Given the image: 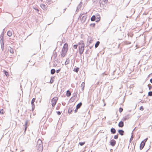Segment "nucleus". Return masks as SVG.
Instances as JSON below:
<instances>
[{
  "instance_id": "obj_9",
  "label": "nucleus",
  "mask_w": 152,
  "mask_h": 152,
  "mask_svg": "<svg viewBox=\"0 0 152 152\" xmlns=\"http://www.w3.org/2000/svg\"><path fill=\"white\" fill-rule=\"evenodd\" d=\"M124 125V122L122 121H120L118 124V126L120 127H122Z\"/></svg>"
},
{
  "instance_id": "obj_12",
  "label": "nucleus",
  "mask_w": 152,
  "mask_h": 152,
  "mask_svg": "<svg viewBox=\"0 0 152 152\" xmlns=\"http://www.w3.org/2000/svg\"><path fill=\"white\" fill-rule=\"evenodd\" d=\"M35 99L34 98H33L31 101V104L32 107H34V102L35 101Z\"/></svg>"
},
{
  "instance_id": "obj_21",
  "label": "nucleus",
  "mask_w": 152,
  "mask_h": 152,
  "mask_svg": "<svg viewBox=\"0 0 152 152\" xmlns=\"http://www.w3.org/2000/svg\"><path fill=\"white\" fill-rule=\"evenodd\" d=\"M4 72L5 75L7 76H8L9 75V73L6 71L4 70Z\"/></svg>"
},
{
  "instance_id": "obj_37",
  "label": "nucleus",
  "mask_w": 152,
  "mask_h": 152,
  "mask_svg": "<svg viewBox=\"0 0 152 152\" xmlns=\"http://www.w3.org/2000/svg\"><path fill=\"white\" fill-rule=\"evenodd\" d=\"M15 127L16 126L17 124V122L16 121H15Z\"/></svg>"
},
{
  "instance_id": "obj_30",
  "label": "nucleus",
  "mask_w": 152,
  "mask_h": 152,
  "mask_svg": "<svg viewBox=\"0 0 152 152\" xmlns=\"http://www.w3.org/2000/svg\"><path fill=\"white\" fill-rule=\"evenodd\" d=\"M123 110V109L120 107L119 109V111L120 113H121Z\"/></svg>"
},
{
  "instance_id": "obj_34",
  "label": "nucleus",
  "mask_w": 152,
  "mask_h": 152,
  "mask_svg": "<svg viewBox=\"0 0 152 152\" xmlns=\"http://www.w3.org/2000/svg\"><path fill=\"white\" fill-rule=\"evenodd\" d=\"M56 113L57 114L59 115H60L61 114V113L60 111H57Z\"/></svg>"
},
{
  "instance_id": "obj_23",
  "label": "nucleus",
  "mask_w": 152,
  "mask_h": 152,
  "mask_svg": "<svg viewBox=\"0 0 152 152\" xmlns=\"http://www.w3.org/2000/svg\"><path fill=\"white\" fill-rule=\"evenodd\" d=\"M56 71L55 69H52L51 70V73L52 74H54L55 72Z\"/></svg>"
},
{
  "instance_id": "obj_22",
  "label": "nucleus",
  "mask_w": 152,
  "mask_h": 152,
  "mask_svg": "<svg viewBox=\"0 0 152 152\" xmlns=\"http://www.w3.org/2000/svg\"><path fill=\"white\" fill-rule=\"evenodd\" d=\"M97 16L98 17H97L96 18L97 21H99L100 19V15H99L98 14Z\"/></svg>"
},
{
  "instance_id": "obj_24",
  "label": "nucleus",
  "mask_w": 152,
  "mask_h": 152,
  "mask_svg": "<svg viewBox=\"0 0 152 152\" xmlns=\"http://www.w3.org/2000/svg\"><path fill=\"white\" fill-rule=\"evenodd\" d=\"M4 111L3 109H1L0 111V113L1 114H3L4 113Z\"/></svg>"
},
{
  "instance_id": "obj_20",
  "label": "nucleus",
  "mask_w": 152,
  "mask_h": 152,
  "mask_svg": "<svg viewBox=\"0 0 152 152\" xmlns=\"http://www.w3.org/2000/svg\"><path fill=\"white\" fill-rule=\"evenodd\" d=\"M79 68H77L76 69H73V71L77 73L78 72L79 70Z\"/></svg>"
},
{
  "instance_id": "obj_26",
  "label": "nucleus",
  "mask_w": 152,
  "mask_h": 152,
  "mask_svg": "<svg viewBox=\"0 0 152 152\" xmlns=\"http://www.w3.org/2000/svg\"><path fill=\"white\" fill-rule=\"evenodd\" d=\"M85 142H80L79 143V145L81 146H82V145H83L85 144Z\"/></svg>"
},
{
  "instance_id": "obj_6",
  "label": "nucleus",
  "mask_w": 152,
  "mask_h": 152,
  "mask_svg": "<svg viewBox=\"0 0 152 152\" xmlns=\"http://www.w3.org/2000/svg\"><path fill=\"white\" fill-rule=\"evenodd\" d=\"M116 141L114 140H112L110 141V145L112 146H114L116 144Z\"/></svg>"
},
{
  "instance_id": "obj_39",
  "label": "nucleus",
  "mask_w": 152,
  "mask_h": 152,
  "mask_svg": "<svg viewBox=\"0 0 152 152\" xmlns=\"http://www.w3.org/2000/svg\"><path fill=\"white\" fill-rule=\"evenodd\" d=\"M76 110V109L75 110V113L77 112V110Z\"/></svg>"
},
{
  "instance_id": "obj_14",
  "label": "nucleus",
  "mask_w": 152,
  "mask_h": 152,
  "mask_svg": "<svg viewBox=\"0 0 152 152\" xmlns=\"http://www.w3.org/2000/svg\"><path fill=\"white\" fill-rule=\"evenodd\" d=\"M73 109L72 107H69L68 109V112L69 113H71Z\"/></svg>"
},
{
  "instance_id": "obj_28",
  "label": "nucleus",
  "mask_w": 152,
  "mask_h": 152,
  "mask_svg": "<svg viewBox=\"0 0 152 152\" xmlns=\"http://www.w3.org/2000/svg\"><path fill=\"white\" fill-rule=\"evenodd\" d=\"M114 138L115 139H117L118 138V134L115 135Z\"/></svg>"
},
{
  "instance_id": "obj_11",
  "label": "nucleus",
  "mask_w": 152,
  "mask_h": 152,
  "mask_svg": "<svg viewBox=\"0 0 152 152\" xmlns=\"http://www.w3.org/2000/svg\"><path fill=\"white\" fill-rule=\"evenodd\" d=\"M82 105V103L81 102L78 104L76 106V110H78V109H79L81 106Z\"/></svg>"
},
{
  "instance_id": "obj_2",
  "label": "nucleus",
  "mask_w": 152,
  "mask_h": 152,
  "mask_svg": "<svg viewBox=\"0 0 152 152\" xmlns=\"http://www.w3.org/2000/svg\"><path fill=\"white\" fill-rule=\"evenodd\" d=\"M78 46L79 48V51L80 53L82 54L84 50L85 45L83 41H81L78 44Z\"/></svg>"
},
{
  "instance_id": "obj_25",
  "label": "nucleus",
  "mask_w": 152,
  "mask_h": 152,
  "mask_svg": "<svg viewBox=\"0 0 152 152\" xmlns=\"http://www.w3.org/2000/svg\"><path fill=\"white\" fill-rule=\"evenodd\" d=\"M90 25L91 27L94 28L95 26V23H91L90 24Z\"/></svg>"
},
{
  "instance_id": "obj_32",
  "label": "nucleus",
  "mask_w": 152,
  "mask_h": 152,
  "mask_svg": "<svg viewBox=\"0 0 152 152\" xmlns=\"http://www.w3.org/2000/svg\"><path fill=\"white\" fill-rule=\"evenodd\" d=\"M77 45H74L73 46L74 48L75 49H77Z\"/></svg>"
},
{
  "instance_id": "obj_5",
  "label": "nucleus",
  "mask_w": 152,
  "mask_h": 152,
  "mask_svg": "<svg viewBox=\"0 0 152 152\" xmlns=\"http://www.w3.org/2000/svg\"><path fill=\"white\" fill-rule=\"evenodd\" d=\"M86 16H83L81 19V22L82 23H84L86 21Z\"/></svg>"
},
{
  "instance_id": "obj_29",
  "label": "nucleus",
  "mask_w": 152,
  "mask_h": 152,
  "mask_svg": "<svg viewBox=\"0 0 152 152\" xmlns=\"http://www.w3.org/2000/svg\"><path fill=\"white\" fill-rule=\"evenodd\" d=\"M148 95L149 96H152V92L150 91L148 93Z\"/></svg>"
},
{
  "instance_id": "obj_36",
  "label": "nucleus",
  "mask_w": 152,
  "mask_h": 152,
  "mask_svg": "<svg viewBox=\"0 0 152 152\" xmlns=\"http://www.w3.org/2000/svg\"><path fill=\"white\" fill-rule=\"evenodd\" d=\"M60 71V69L56 71L57 73H58Z\"/></svg>"
},
{
  "instance_id": "obj_31",
  "label": "nucleus",
  "mask_w": 152,
  "mask_h": 152,
  "mask_svg": "<svg viewBox=\"0 0 152 152\" xmlns=\"http://www.w3.org/2000/svg\"><path fill=\"white\" fill-rule=\"evenodd\" d=\"M140 110H144V108H143V106H141L140 108Z\"/></svg>"
},
{
  "instance_id": "obj_19",
  "label": "nucleus",
  "mask_w": 152,
  "mask_h": 152,
  "mask_svg": "<svg viewBox=\"0 0 152 152\" xmlns=\"http://www.w3.org/2000/svg\"><path fill=\"white\" fill-rule=\"evenodd\" d=\"M99 43H100V42L99 41H97L95 45V47L96 48H97L98 46H99Z\"/></svg>"
},
{
  "instance_id": "obj_35",
  "label": "nucleus",
  "mask_w": 152,
  "mask_h": 152,
  "mask_svg": "<svg viewBox=\"0 0 152 152\" xmlns=\"http://www.w3.org/2000/svg\"><path fill=\"white\" fill-rule=\"evenodd\" d=\"M27 122H26L25 123V125H26V128H25V130H26V128H27Z\"/></svg>"
},
{
  "instance_id": "obj_3",
  "label": "nucleus",
  "mask_w": 152,
  "mask_h": 152,
  "mask_svg": "<svg viewBox=\"0 0 152 152\" xmlns=\"http://www.w3.org/2000/svg\"><path fill=\"white\" fill-rule=\"evenodd\" d=\"M68 49V45L67 43H66L64 44L62 49L61 53V56L62 57H64L65 56Z\"/></svg>"
},
{
  "instance_id": "obj_7",
  "label": "nucleus",
  "mask_w": 152,
  "mask_h": 152,
  "mask_svg": "<svg viewBox=\"0 0 152 152\" xmlns=\"http://www.w3.org/2000/svg\"><path fill=\"white\" fill-rule=\"evenodd\" d=\"M145 145V143L144 142L142 141L140 144V150L142 149L144 147Z\"/></svg>"
},
{
  "instance_id": "obj_27",
  "label": "nucleus",
  "mask_w": 152,
  "mask_h": 152,
  "mask_svg": "<svg viewBox=\"0 0 152 152\" xmlns=\"http://www.w3.org/2000/svg\"><path fill=\"white\" fill-rule=\"evenodd\" d=\"M10 52L11 53H14V51L12 48H10Z\"/></svg>"
},
{
  "instance_id": "obj_8",
  "label": "nucleus",
  "mask_w": 152,
  "mask_h": 152,
  "mask_svg": "<svg viewBox=\"0 0 152 152\" xmlns=\"http://www.w3.org/2000/svg\"><path fill=\"white\" fill-rule=\"evenodd\" d=\"M40 7L43 10H46L47 8V6L43 4H40Z\"/></svg>"
},
{
  "instance_id": "obj_13",
  "label": "nucleus",
  "mask_w": 152,
  "mask_h": 152,
  "mask_svg": "<svg viewBox=\"0 0 152 152\" xmlns=\"http://www.w3.org/2000/svg\"><path fill=\"white\" fill-rule=\"evenodd\" d=\"M71 94L69 90L66 91V95L67 97L71 95Z\"/></svg>"
},
{
  "instance_id": "obj_1",
  "label": "nucleus",
  "mask_w": 152,
  "mask_h": 152,
  "mask_svg": "<svg viewBox=\"0 0 152 152\" xmlns=\"http://www.w3.org/2000/svg\"><path fill=\"white\" fill-rule=\"evenodd\" d=\"M36 149L37 152H42L43 150L42 142L41 140L39 139L36 145Z\"/></svg>"
},
{
  "instance_id": "obj_40",
  "label": "nucleus",
  "mask_w": 152,
  "mask_h": 152,
  "mask_svg": "<svg viewBox=\"0 0 152 152\" xmlns=\"http://www.w3.org/2000/svg\"><path fill=\"white\" fill-rule=\"evenodd\" d=\"M151 86H150V87H149V90H150L151 89Z\"/></svg>"
},
{
  "instance_id": "obj_10",
  "label": "nucleus",
  "mask_w": 152,
  "mask_h": 152,
  "mask_svg": "<svg viewBox=\"0 0 152 152\" xmlns=\"http://www.w3.org/2000/svg\"><path fill=\"white\" fill-rule=\"evenodd\" d=\"M118 133L121 136H123L124 134V131L122 130H119L118 131Z\"/></svg>"
},
{
  "instance_id": "obj_4",
  "label": "nucleus",
  "mask_w": 152,
  "mask_h": 152,
  "mask_svg": "<svg viewBox=\"0 0 152 152\" xmlns=\"http://www.w3.org/2000/svg\"><path fill=\"white\" fill-rule=\"evenodd\" d=\"M58 100V98L57 97H55L52 99L51 102L53 107H54L56 105Z\"/></svg>"
},
{
  "instance_id": "obj_16",
  "label": "nucleus",
  "mask_w": 152,
  "mask_h": 152,
  "mask_svg": "<svg viewBox=\"0 0 152 152\" xmlns=\"http://www.w3.org/2000/svg\"><path fill=\"white\" fill-rule=\"evenodd\" d=\"M85 83L84 82H83L81 84V85L80 86V87H81L82 88V89L83 90H84V87H85Z\"/></svg>"
},
{
  "instance_id": "obj_41",
  "label": "nucleus",
  "mask_w": 152,
  "mask_h": 152,
  "mask_svg": "<svg viewBox=\"0 0 152 152\" xmlns=\"http://www.w3.org/2000/svg\"><path fill=\"white\" fill-rule=\"evenodd\" d=\"M37 11H39V10H37Z\"/></svg>"
},
{
  "instance_id": "obj_33",
  "label": "nucleus",
  "mask_w": 152,
  "mask_h": 152,
  "mask_svg": "<svg viewBox=\"0 0 152 152\" xmlns=\"http://www.w3.org/2000/svg\"><path fill=\"white\" fill-rule=\"evenodd\" d=\"M147 140H148V138H147L145 139L144 140H143L142 141L144 142L145 143V142L147 141Z\"/></svg>"
},
{
  "instance_id": "obj_15",
  "label": "nucleus",
  "mask_w": 152,
  "mask_h": 152,
  "mask_svg": "<svg viewBox=\"0 0 152 152\" xmlns=\"http://www.w3.org/2000/svg\"><path fill=\"white\" fill-rule=\"evenodd\" d=\"M12 32L11 31H9L7 32V35L9 37H11L12 35Z\"/></svg>"
},
{
  "instance_id": "obj_38",
  "label": "nucleus",
  "mask_w": 152,
  "mask_h": 152,
  "mask_svg": "<svg viewBox=\"0 0 152 152\" xmlns=\"http://www.w3.org/2000/svg\"><path fill=\"white\" fill-rule=\"evenodd\" d=\"M150 81L151 83H152V78L150 79Z\"/></svg>"
},
{
  "instance_id": "obj_18",
  "label": "nucleus",
  "mask_w": 152,
  "mask_h": 152,
  "mask_svg": "<svg viewBox=\"0 0 152 152\" xmlns=\"http://www.w3.org/2000/svg\"><path fill=\"white\" fill-rule=\"evenodd\" d=\"M96 19V17L95 16L93 15L91 18V20L92 21H94Z\"/></svg>"
},
{
  "instance_id": "obj_17",
  "label": "nucleus",
  "mask_w": 152,
  "mask_h": 152,
  "mask_svg": "<svg viewBox=\"0 0 152 152\" xmlns=\"http://www.w3.org/2000/svg\"><path fill=\"white\" fill-rule=\"evenodd\" d=\"M111 132L113 134L116 132V130L114 128H112L110 130Z\"/></svg>"
}]
</instances>
